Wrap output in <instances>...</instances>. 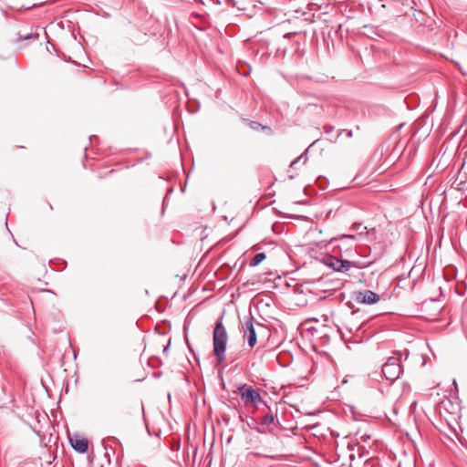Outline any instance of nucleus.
<instances>
[{"label":"nucleus","mask_w":467,"mask_h":467,"mask_svg":"<svg viewBox=\"0 0 467 467\" xmlns=\"http://www.w3.org/2000/svg\"><path fill=\"white\" fill-rule=\"evenodd\" d=\"M324 129L326 132H330L333 130V127L325 126Z\"/></svg>","instance_id":"13"},{"label":"nucleus","mask_w":467,"mask_h":467,"mask_svg":"<svg viewBox=\"0 0 467 467\" xmlns=\"http://www.w3.org/2000/svg\"><path fill=\"white\" fill-rule=\"evenodd\" d=\"M307 160V157L306 153H302L299 157H297L295 161H293L290 164V168L295 169L297 167V164L302 161L303 163H306Z\"/></svg>","instance_id":"11"},{"label":"nucleus","mask_w":467,"mask_h":467,"mask_svg":"<svg viewBox=\"0 0 467 467\" xmlns=\"http://www.w3.org/2000/svg\"><path fill=\"white\" fill-rule=\"evenodd\" d=\"M227 333L221 322L213 329V351L219 363L225 360Z\"/></svg>","instance_id":"1"},{"label":"nucleus","mask_w":467,"mask_h":467,"mask_svg":"<svg viewBox=\"0 0 467 467\" xmlns=\"http://www.w3.org/2000/svg\"><path fill=\"white\" fill-rule=\"evenodd\" d=\"M274 414L269 410L267 413H265L264 416L260 418V431L264 432L265 429L274 422Z\"/></svg>","instance_id":"9"},{"label":"nucleus","mask_w":467,"mask_h":467,"mask_svg":"<svg viewBox=\"0 0 467 467\" xmlns=\"http://www.w3.org/2000/svg\"><path fill=\"white\" fill-rule=\"evenodd\" d=\"M355 240V235L344 234L338 238L333 239L332 242H338L339 244H337V246L340 250L342 248H345L346 252H351L354 248Z\"/></svg>","instance_id":"7"},{"label":"nucleus","mask_w":467,"mask_h":467,"mask_svg":"<svg viewBox=\"0 0 467 467\" xmlns=\"http://www.w3.org/2000/svg\"><path fill=\"white\" fill-rule=\"evenodd\" d=\"M453 385L455 386V389H457V384H456V380L455 379L453 380Z\"/></svg>","instance_id":"18"},{"label":"nucleus","mask_w":467,"mask_h":467,"mask_svg":"<svg viewBox=\"0 0 467 467\" xmlns=\"http://www.w3.org/2000/svg\"><path fill=\"white\" fill-rule=\"evenodd\" d=\"M254 318L247 317L244 324L242 327L243 337L247 340L250 348H254L256 344V333L253 323Z\"/></svg>","instance_id":"4"},{"label":"nucleus","mask_w":467,"mask_h":467,"mask_svg":"<svg viewBox=\"0 0 467 467\" xmlns=\"http://www.w3.org/2000/svg\"><path fill=\"white\" fill-rule=\"evenodd\" d=\"M348 138L352 137V130H345Z\"/></svg>","instance_id":"15"},{"label":"nucleus","mask_w":467,"mask_h":467,"mask_svg":"<svg viewBox=\"0 0 467 467\" xmlns=\"http://www.w3.org/2000/svg\"><path fill=\"white\" fill-rule=\"evenodd\" d=\"M325 264L337 272H347L355 265L351 261L338 259L333 255L326 257Z\"/></svg>","instance_id":"5"},{"label":"nucleus","mask_w":467,"mask_h":467,"mask_svg":"<svg viewBox=\"0 0 467 467\" xmlns=\"http://www.w3.org/2000/svg\"><path fill=\"white\" fill-rule=\"evenodd\" d=\"M231 440H232V435H230V436L227 438V443H228V444L231 442Z\"/></svg>","instance_id":"16"},{"label":"nucleus","mask_w":467,"mask_h":467,"mask_svg":"<svg viewBox=\"0 0 467 467\" xmlns=\"http://www.w3.org/2000/svg\"><path fill=\"white\" fill-rule=\"evenodd\" d=\"M235 393L240 395L242 402L246 407L256 408L258 403L264 402L258 389L247 384L240 385Z\"/></svg>","instance_id":"3"},{"label":"nucleus","mask_w":467,"mask_h":467,"mask_svg":"<svg viewBox=\"0 0 467 467\" xmlns=\"http://www.w3.org/2000/svg\"><path fill=\"white\" fill-rule=\"evenodd\" d=\"M70 443L73 449L79 453H84L88 449V440L83 437L76 435L73 438H70Z\"/></svg>","instance_id":"8"},{"label":"nucleus","mask_w":467,"mask_h":467,"mask_svg":"<svg viewBox=\"0 0 467 467\" xmlns=\"http://www.w3.org/2000/svg\"><path fill=\"white\" fill-rule=\"evenodd\" d=\"M222 385H223V388L225 389V384H224V380H223V377H222Z\"/></svg>","instance_id":"17"},{"label":"nucleus","mask_w":467,"mask_h":467,"mask_svg":"<svg viewBox=\"0 0 467 467\" xmlns=\"http://www.w3.org/2000/svg\"><path fill=\"white\" fill-rule=\"evenodd\" d=\"M265 259V253H258L256 254L250 261L249 265L250 266H256L259 264H261Z\"/></svg>","instance_id":"10"},{"label":"nucleus","mask_w":467,"mask_h":467,"mask_svg":"<svg viewBox=\"0 0 467 467\" xmlns=\"http://www.w3.org/2000/svg\"><path fill=\"white\" fill-rule=\"evenodd\" d=\"M223 421H225L226 425H228V424H229V422H230V419H229V418H226V417H224V416L223 417Z\"/></svg>","instance_id":"14"},{"label":"nucleus","mask_w":467,"mask_h":467,"mask_svg":"<svg viewBox=\"0 0 467 467\" xmlns=\"http://www.w3.org/2000/svg\"><path fill=\"white\" fill-rule=\"evenodd\" d=\"M238 71H239L238 67L235 66V72H238Z\"/></svg>","instance_id":"19"},{"label":"nucleus","mask_w":467,"mask_h":467,"mask_svg":"<svg viewBox=\"0 0 467 467\" xmlns=\"http://www.w3.org/2000/svg\"><path fill=\"white\" fill-rule=\"evenodd\" d=\"M354 299L359 304L372 305L379 300V296L373 291L363 290L355 292Z\"/></svg>","instance_id":"6"},{"label":"nucleus","mask_w":467,"mask_h":467,"mask_svg":"<svg viewBox=\"0 0 467 467\" xmlns=\"http://www.w3.org/2000/svg\"><path fill=\"white\" fill-rule=\"evenodd\" d=\"M401 355L395 353L394 356L389 357L388 360L382 365V374L386 379L390 382L395 381L400 376L402 372V367L400 364Z\"/></svg>","instance_id":"2"},{"label":"nucleus","mask_w":467,"mask_h":467,"mask_svg":"<svg viewBox=\"0 0 467 467\" xmlns=\"http://www.w3.org/2000/svg\"><path fill=\"white\" fill-rule=\"evenodd\" d=\"M247 123L251 129L255 130H257L259 129H262V130L266 129L265 126H263L262 124H260L259 122H256V121H248Z\"/></svg>","instance_id":"12"}]
</instances>
